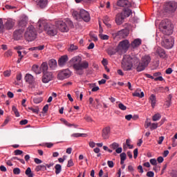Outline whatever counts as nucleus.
Instances as JSON below:
<instances>
[{
	"label": "nucleus",
	"instance_id": "a211bd4d",
	"mask_svg": "<svg viewBox=\"0 0 177 177\" xmlns=\"http://www.w3.org/2000/svg\"><path fill=\"white\" fill-rule=\"evenodd\" d=\"M116 6L120 8H131L132 4L128 0H118L116 3Z\"/></svg>",
	"mask_w": 177,
	"mask_h": 177
},
{
	"label": "nucleus",
	"instance_id": "aec40b11",
	"mask_svg": "<svg viewBox=\"0 0 177 177\" xmlns=\"http://www.w3.org/2000/svg\"><path fill=\"white\" fill-rule=\"evenodd\" d=\"M28 21V17H27V16L24 15L21 17L19 23H18V26L19 27H21V29H24L26 28V26H27V23Z\"/></svg>",
	"mask_w": 177,
	"mask_h": 177
},
{
	"label": "nucleus",
	"instance_id": "f03ea898",
	"mask_svg": "<svg viewBox=\"0 0 177 177\" xmlns=\"http://www.w3.org/2000/svg\"><path fill=\"white\" fill-rule=\"evenodd\" d=\"M72 15L74 19L77 20V21H82V20H83L86 23H88L91 21V15H89V12L85 10H80V12L73 11Z\"/></svg>",
	"mask_w": 177,
	"mask_h": 177
},
{
	"label": "nucleus",
	"instance_id": "a18cd8bd",
	"mask_svg": "<svg viewBox=\"0 0 177 177\" xmlns=\"http://www.w3.org/2000/svg\"><path fill=\"white\" fill-rule=\"evenodd\" d=\"M42 100H43L42 97H41L33 98V102L36 104H38L39 103H41V102H42Z\"/></svg>",
	"mask_w": 177,
	"mask_h": 177
},
{
	"label": "nucleus",
	"instance_id": "0eeeda50",
	"mask_svg": "<svg viewBox=\"0 0 177 177\" xmlns=\"http://www.w3.org/2000/svg\"><path fill=\"white\" fill-rule=\"evenodd\" d=\"M150 62H151V57L150 55H144L140 60V63L137 67V71L140 73V71H143L146 69V68L150 64Z\"/></svg>",
	"mask_w": 177,
	"mask_h": 177
},
{
	"label": "nucleus",
	"instance_id": "69168bd1",
	"mask_svg": "<svg viewBox=\"0 0 177 177\" xmlns=\"http://www.w3.org/2000/svg\"><path fill=\"white\" fill-rule=\"evenodd\" d=\"M138 148H136L133 151V157H134V158H138Z\"/></svg>",
	"mask_w": 177,
	"mask_h": 177
},
{
	"label": "nucleus",
	"instance_id": "bf43d9fd",
	"mask_svg": "<svg viewBox=\"0 0 177 177\" xmlns=\"http://www.w3.org/2000/svg\"><path fill=\"white\" fill-rule=\"evenodd\" d=\"M107 164L109 168H113L114 167V162H113V160H108Z\"/></svg>",
	"mask_w": 177,
	"mask_h": 177
},
{
	"label": "nucleus",
	"instance_id": "7c9ffc66",
	"mask_svg": "<svg viewBox=\"0 0 177 177\" xmlns=\"http://www.w3.org/2000/svg\"><path fill=\"white\" fill-rule=\"evenodd\" d=\"M82 60V58H81V57L75 56L71 59V63H73V64H78V63H81Z\"/></svg>",
	"mask_w": 177,
	"mask_h": 177
},
{
	"label": "nucleus",
	"instance_id": "79ce46f5",
	"mask_svg": "<svg viewBox=\"0 0 177 177\" xmlns=\"http://www.w3.org/2000/svg\"><path fill=\"white\" fill-rule=\"evenodd\" d=\"M12 110L15 114V117H20V113H19V111L17 110V108H16V106H13Z\"/></svg>",
	"mask_w": 177,
	"mask_h": 177
},
{
	"label": "nucleus",
	"instance_id": "f3484780",
	"mask_svg": "<svg viewBox=\"0 0 177 177\" xmlns=\"http://www.w3.org/2000/svg\"><path fill=\"white\" fill-rule=\"evenodd\" d=\"M24 32V29H19L15 30L13 32V39L15 41H19V39H21V38H23Z\"/></svg>",
	"mask_w": 177,
	"mask_h": 177
},
{
	"label": "nucleus",
	"instance_id": "8fccbe9b",
	"mask_svg": "<svg viewBox=\"0 0 177 177\" xmlns=\"http://www.w3.org/2000/svg\"><path fill=\"white\" fill-rule=\"evenodd\" d=\"M107 53L108 55H109L110 56H113L114 55H115V53H117V50H114L113 49H109L107 50Z\"/></svg>",
	"mask_w": 177,
	"mask_h": 177
},
{
	"label": "nucleus",
	"instance_id": "f257e3e1",
	"mask_svg": "<svg viewBox=\"0 0 177 177\" xmlns=\"http://www.w3.org/2000/svg\"><path fill=\"white\" fill-rule=\"evenodd\" d=\"M40 69L43 74L41 77L43 84H48V82H50V81L53 80V73L48 71L49 66H48V62H43L40 66Z\"/></svg>",
	"mask_w": 177,
	"mask_h": 177
},
{
	"label": "nucleus",
	"instance_id": "37998d69",
	"mask_svg": "<svg viewBox=\"0 0 177 177\" xmlns=\"http://www.w3.org/2000/svg\"><path fill=\"white\" fill-rule=\"evenodd\" d=\"M5 30V25H3V21L0 18V32H3Z\"/></svg>",
	"mask_w": 177,
	"mask_h": 177
},
{
	"label": "nucleus",
	"instance_id": "864d4df0",
	"mask_svg": "<svg viewBox=\"0 0 177 177\" xmlns=\"http://www.w3.org/2000/svg\"><path fill=\"white\" fill-rule=\"evenodd\" d=\"M15 156H21L23 154V151L20 149H17L14 151Z\"/></svg>",
	"mask_w": 177,
	"mask_h": 177
},
{
	"label": "nucleus",
	"instance_id": "603ef678",
	"mask_svg": "<svg viewBox=\"0 0 177 177\" xmlns=\"http://www.w3.org/2000/svg\"><path fill=\"white\" fill-rule=\"evenodd\" d=\"M118 107L120 110H122L123 111L127 110V106L125 105H124V104H122V103H120L118 104Z\"/></svg>",
	"mask_w": 177,
	"mask_h": 177
},
{
	"label": "nucleus",
	"instance_id": "e433bc0d",
	"mask_svg": "<svg viewBox=\"0 0 177 177\" xmlns=\"http://www.w3.org/2000/svg\"><path fill=\"white\" fill-rule=\"evenodd\" d=\"M45 46L41 45L36 47H32L29 48V50H44Z\"/></svg>",
	"mask_w": 177,
	"mask_h": 177
},
{
	"label": "nucleus",
	"instance_id": "49530a36",
	"mask_svg": "<svg viewBox=\"0 0 177 177\" xmlns=\"http://www.w3.org/2000/svg\"><path fill=\"white\" fill-rule=\"evenodd\" d=\"M158 128V123H152L150 127L151 131H154Z\"/></svg>",
	"mask_w": 177,
	"mask_h": 177
},
{
	"label": "nucleus",
	"instance_id": "de8ad7c7",
	"mask_svg": "<svg viewBox=\"0 0 177 177\" xmlns=\"http://www.w3.org/2000/svg\"><path fill=\"white\" fill-rule=\"evenodd\" d=\"M99 37L101 39H103L105 41H107V39H109V35H103V34L100 33L99 35Z\"/></svg>",
	"mask_w": 177,
	"mask_h": 177
},
{
	"label": "nucleus",
	"instance_id": "c03bdc74",
	"mask_svg": "<svg viewBox=\"0 0 177 177\" xmlns=\"http://www.w3.org/2000/svg\"><path fill=\"white\" fill-rule=\"evenodd\" d=\"M120 147V145L117 142H113L110 145L111 149H113V150H116L118 147Z\"/></svg>",
	"mask_w": 177,
	"mask_h": 177
},
{
	"label": "nucleus",
	"instance_id": "338daca9",
	"mask_svg": "<svg viewBox=\"0 0 177 177\" xmlns=\"http://www.w3.org/2000/svg\"><path fill=\"white\" fill-rule=\"evenodd\" d=\"M147 176H148V177H154V172H153V171H148L147 173Z\"/></svg>",
	"mask_w": 177,
	"mask_h": 177
},
{
	"label": "nucleus",
	"instance_id": "9d476101",
	"mask_svg": "<svg viewBox=\"0 0 177 177\" xmlns=\"http://www.w3.org/2000/svg\"><path fill=\"white\" fill-rule=\"evenodd\" d=\"M175 44V39L173 37H169V39H165L161 41V46L165 49H171L174 48Z\"/></svg>",
	"mask_w": 177,
	"mask_h": 177
},
{
	"label": "nucleus",
	"instance_id": "393cba45",
	"mask_svg": "<svg viewBox=\"0 0 177 177\" xmlns=\"http://www.w3.org/2000/svg\"><path fill=\"white\" fill-rule=\"evenodd\" d=\"M15 26V22L12 19H8L4 24V27L6 30H12Z\"/></svg>",
	"mask_w": 177,
	"mask_h": 177
},
{
	"label": "nucleus",
	"instance_id": "7ed1b4c3",
	"mask_svg": "<svg viewBox=\"0 0 177 177\" xmlns=\"http://www.w3.org/2000/svg\"><path fill=\"white\" fill-rule=\"evenodd\" d=\"M45 21H39L38 24L39 28L41 27H44L45 31H46L48 35L51 37H55L57 34V30L55 28V26L50 24H44Z\"/></svg>",
	"mask_w": 177,
	"mask_h": 177
},
{
	"label": "nucleus",
	"instance_id": "680f3d73",
	"mask_svg": "<svg viewBox=\"0 0 177 177\" xmlns=\"http://www.w3.org/2000/svg\"><path fill=\"white\" fill-rule=\"evenodd\" d=\"M149 161L151 165H157V160H156V158L150 159Z\"/></svg>",
	"mask_w": 177,
	"mask_h": 177
},
{
	"label": "nucleus",
	"instance_id": "4468645a",
	"mask_svg": "<svg viewBox=\"0 0 177 177\" xmlns=\"http://www.w3.org/2000/svg\"><path fill=\"white\" fill-rule=\"evenodd\" d=\"M113 35L115 37V38H127V37L128 35H129V30L125 28L121 30L118 31L115 33H113Z\"/></svg>",
	"mask_w": 177,
	"mask_h": 177
},
{
	"label": "nucleus",
	"instance_id": "473e14b6",
	"mask_svg": "<svg viewBox=\"0 0 177 177\" xmlns=\"http://www.w3.org/2000/svg\"><path fill=\"white\" fill-rule=\"evenodd\" d=\"M109 21H110V18L109 17V16H105L103 19V23L104 24H105V26H106L108 28H111V24H110Z\"/></svg>",
	"mask_w": 177,
	"mask_h": 177
},
{
	"label": "nucleus",
	"instance_id": "39448f33",
	"mask_svg": "<svg viewBox=\"0 0 177 177\" xmlns=\"http://www.w3.org/2000/svg\"><path fill=\"white\" fill-rule=\"evenodd\" d=\"M37 38V29L34 26L30 25L28 27L25 32V39L28 42H31Z\"/></svg>",
	"mask_w": 177,
	"mask_h": 177
},
{
	"label": "nucleus",
	"instance_id": "f8f14e48",
	"mask_svg": "<svg viewBox=\"0 0 177 177\" xmlns=\"http://www.w3.org/2000/svg\"><path fill=\"white\" fill-rule=\"evenodd\" d=\"M70 77H71V71H70L68 69H64L58 73L57 80L63 81V80L70 78Z\"/></svg>",
	"mask_w": 177,
	"mask_h": 177
},
{
	"label": "nucleus",
	"instance_id": "13d9d810",
	"mask_svg": "<svg viewBox=\"0 0 177 177\" xmlns=\"http://www.w3.org/2000/svg\"><path fill=\"white\" fill-rule=\"evenodd\" d=\"M69 49H70L71 52H73V50H77V49H78V46L72 44V45H71Z\"/></svg>",
	"mask_w": 177,
	"mask_h": 177
},
{
	"label": "nucleus",
	"instance_id": "052dcab7",
	"mask_svg": "<svg viewBox=\"0 0 177 177\" xmlns=\"http://www.w3.org/2000/svg\"><path fill=\"white\" fill-rule=\"evenodd\" d=\"M27 124H28V120H22L19 122V124L20 125H27Z\"/></svg>",
	"mask_w": 177,
	"mask_h": 177
},
{
	"label": "nucleus",
	"instance_id": "4be33fe9",
	"mask_svg": "<svg viewBox=\"0 0 177 177\" xmlns=\"http://www.w3.org/2000/svg\"><path fill=\"white\" fill-rule=\"evenodd\" d=\"M68 62V56L67 55H62L59 59H58V66L59 67H63L64 66H66V63Z\"/></svg>",
	"mask_w": 177,
	"mask_h": 177
},
{
	"label": "nucleus",
	"instance_id": "bb28decb",
	"mask_svg": "<svg viewBox=\"0 0 177 177\" xmlns=\"http://www.w3.org/2000/svg\"><path fill=\"white\" fill-rule=\"evenodd\" d=\"M47 64H48L50 70H56L57 67V62L55 59H50Z\"/></svg>",
	"mask_w": 177,
	"mask_h": 177
},
{
	"label": "nucleus",
	"instance_id": "c756f323",
	"mask_svg": "<svg viewBox=\"0 0 177 177\" xmlns=\"http://www.w3.org/2000/svg\"><path fill=\"white\" fill-rule=\"evenodd\" d=\"M121 13H123V17H124L125 19L126 17H129L131 15H132V10L129 8H124L123 12Z\"/></svg>",
	"mask_w": 177,
	"mask_h": 177
},
{
	"label": "nucleus",
	"instance_id": "4c0bfd02",
	"mask_svg": "<svg viewBox=\"0 0 177 177\" xmlns=\"http://www.w3.org/2000/svg\"><path fill=\"white\" fill-rule=\"evenodd\" d=\"M73 138H85L86 136V133H75L71 135Z\"/></svg>",
	"mask_w": 177,
	"mask_h": 177
},
{
	"label": "nucleus",
	"instance_id": "cd10ccee",
	"mask_svg": "<svg viewBox=\"0 0 177 177\" xmlns=\"http://www.w3.org/2000/svg\"><path fill=\"white\" fill-rule=\"evenodd\" d=\"M26 82H28L30 85L34 84V76L31 74L27 73L24 77Z\"/></svg>",
	"mask_w": 177,
	"mask_h": 177
},
{
	"label": "nucleus",
	"instance_id": "2f4dec72",
	"mask_svg": "<svg viewBox=\"0 0 177 177\" xmlns=\"http://www.w3.org/2000/svg\"><path fill=\"white\" fill-rule=\"evenodd\" d=\"M133 96L136 97H143L145 96V93H143V91L140 92V89L138 88L133 93Z\"/></svg>",
	"mask_w": 177,
	"mask_h": 177
},
{
	"label": "nucleus",
	"instance_id": "b1692460",
	"mask_svg": "<svg viewBox=\"0 0 177 177\" xmlns=\"http://www.w3.org/2000/svg\"><path fill=\"white\" fill-rule=\"evenodd\" d=\"M36 2L41 9H45L48 6V0H36Z\"/></svg>",
	"mask_w": 177,
	"mask_h": 177
},
{
	"label": "nucleus",
	"instance_id": "6e6552de",
	"mask_svg": "<svg viewBox=\"0 0 177 177\" xmlns=\"http://www.w3.org/2000/svg\"><path fill=\"white\" fill-rule=\"evenodd\" d=\"M129 46H131V44H129V41L128 39L122 40L116 47V52H118L119 55L127 53L129 49Z\"/></svg>",
	"mask_w": 177,
	"mask_h": 177
},
{
	"label": "nucleus",
	"instance_id": "423d86ee",
	"mask_svg": "<svg viewBox=\"0 0 177 177\" xmlns=\"http://www.w3.org/2000/svg\"><path fill=\"white\" fill-rule=\"evenodd\" d=\"M160 31H162V34L165 35H171L174 32V29L172 28L171 22L168 21L167 19L162 21L160 25Z\"/></svg>",
	"mask_w": 177,
	"mask_h": 177
},
{
	"label": "nucleus",
	"instance_id": "dca6fc26",
	"mask_svg": "<svg viewBox=\"0 0 177 177\" xmlns=\"http://www.w3.org/2000/svg\"><path fill=\"white\" fill-rule=\"evenodd\" d=\"M127 59L130 60V63H131L132 66H134V67H136V70H137L138 66H139V63H140V59H139L138 57H131L129 55L127 56Z\"/></svg>",
	"mask_w": 177,
	"mask_h": 177
},
{
	"label": "nucleus",
	"instance_id": "ea45409f",
	"mask_svg": "<svg viewBox=\"0 0 177 177\" xmlns=\"http://www.w3.org/2000/svg\"><path fill=\"white\" fill-rule=\"evenodd\" d=\"M28 110H30L32 111V113H35V114H38L39 113V108L38 106H36L35 108L32 107H28Z\"/></svg>",
	"mask_w": 177,
	"mask_h": 177
},
{
	"label": "nucleus",
	"instance_id": "0e129e2a",
	"mask_svg": "<svg viewBox=\"0 0 177 177\" xmlns=\"http://www.w3.org/2000/svg\"><path fill=\"white\" fill-rule=\"evenodd\" d=\"M4 74V77H10V74H12V73L10 72V71H6L3 73Z\"/></svg>",
	"mask_w": 177,
	"mask_h": 177
},
{
	"label": "nucleus",
	"instance_id": "6ab92c4d",
	"mask_svg": "<svg viewBox=\"0 0 177 177\" xmlns=\"http://www.w3.org/2000/svg\"><path fill=\"white\" fill-rule=\"evenodd\" d=\"M111 131V128L110 127H104L102 131V138L104 140H106L110 138V132Z\"/></svg>",
	"mask_w": 177,
	"mask_h": 177
},
{
	"label": "nucleus",
	"instance_id": "1a4fd4ad",
	"mask_svg": "<svg viewBox=\"0 0 177 177\" xmlns=\"http://www.w3.org/2000/svg\"><path fill=\"white\" fill-rule=\"evenodd\" d=\"M67 24H70L71 27H74L73 22L71 21L64 22L63 21H56L55 26L61 32H68V26Z\"/></svg>",
	"mask_w": 177,
	"mask_h": 177
},
{
	"label": "nucleus",
	"instance_id": "58836bf2",
	"mask_svg": "<svg viewBox=\"0 0 177 177\" xmlns=\"http://www.w3.org/2000/svg\"><path fill=\"white\" fill-rule=\"evenodd\" d=\"M39 66L38 65H33L32 67V70L35 73V74H41V71H39Z\"/></svg>",
	"mask_w": 177,
	"mask_h": 177
},
{
	"label": "nucleus",
	"instance_id": "a878e982",
	"mask_svg": "<svg viewBox=\"0 0 177 177\" xmlns=\"http://www.w3.org/2000/svg\"><path fill=\"white\" fill-rule=\"evenodd\" d=\"M142 45V39H136L130 44V46L135 49V48H139Z\"/></svg>",
	"mask_w": 177,
	"mask_h": 177
},
{
	"label": "nucleus",
	"instance_id": "c9c22d12",
	"mask_svg": "<svg viewBox=\"0 0 177 177\" xmlns=\"http://www.w3.org/2000/svg\"><path fill=\"white\" fill-rule=\"evenodd\" d=\"M55 174L56 175H59L62 172V165L59 164H57L55 166Z\"/></svg>",
	"mask_w": 177,
	"mask_h": 177
},
{
	"label": "nucleus",
	"instance_id": "20e7f679",
	"mask_svg": "<svg viewBox=\"0 0 177 177\" xmlns=\"http://www.w3.org/2000/svg\"><path fill=\"white\" fill-rule=\"evenodd\" d=\"M73 68L76 71V74H77V75H83L84 70L89 68V62L84 60L82 62H79L78 64H74L73 65Z\"/></svg>",
	"mask_w": 177,
	"mask_h": 177
},
{
	"label": "nucleus",
	"instance_id": "72a5a7b5",
	"mask_svg": "<svg viewBox=\"0 0 177 177\" xmlns=\"http://www.w3.org/2000/svg\"><path fill=\"white\" fill-rule=\"evenodd\" d=\"M25 174L28 177H34V173L32 172V171H31V168L30 167H28L26 169V170L25 171Z\"/></svg>",
	"mask_w": 177,
	"mask_h": 177
},
{
	"label": "nucleus",
	"instance_id": "f704fd0d",
	"mask_svg": "<svg viewBox=\"0 0 177 177\" xmlns=\"http://www.w3.org/2000/svg\"><path fill=\"white\" fill-rule=\"evenodd\" d=\"M36 172H39V171H46V166L44 165H40L36 167L35 168Z\"/></svg>",
	"mask_w": 177,
	"mask_h": 177
},
{
	"label": "nucleus",
	"instance_id": "5701e85b",
	"mask_svg": "<svg viewBox=\"0 0 177 177\" xmlns=\"http://www.w3.org/2000/svg\"><path fill=\"white\" fill-rule=\"evenodd\" d=\"M125 19L123 13H119L115 17V23L118 26H121L122 23H124V20Z\"/></svg>",
	"mask_w": 177,
	"mask_h": 177
},
{
	"label": "nucleus",
	"instance_id": "5fc2aeb1",
	"mask_svg": "<svg viewBox=\"0 0 177 177\" xmlns=\"http://www.w3.org/2000/svg\"><path fill=\"white\" fill-rule=\"evenodd\" d=\"M120 160H127V153H125V152L120 153Z\"/></svg>",
	"mask_w": 177,
	"mask_h": 177
},
{
	"label": "nucleus",
	"instance_id": "9b49d317",
	"mask_svg": "<svg viewBox=\"0 0 177 177\" xmlns=\"http://www.w3.org/2000/svg\"><path fill=\"white\" fill-rule=\"evenodd\" d=\"M165 9L167 12L174 13L177 9V2L174 1H170L165 3Z\"/></svg>",
	"mask_w": 177,
	"mask_h": 177
},
{
	"label": "nucleus",
	"instance_id": "4d7b16f0",
	"mask_svg": "<svg viewBox=\"0 0 177 177\" xmlns=\"http://www.w3.org/2000/svg\"><path fill=\"white\" fill-rule=\"evenodd\" d=\"M74 166V162H73V159H71L68 161L67 167L68 168H70L71 167Z\"/></svg>",
	"mask_w": 177,
	"mask_h": 177
},
{
	"label": "nucleus",
	"instance_id": "3c124183",
	"mask_svg": "<svg viewBox=\"0 0 177 177\" xmlns=\"http://www.w3.org/2000/svg\"><path fill=\"white\" fill-rule=\"evenodd\" d=\"M20 169L19 167H15L13 169V174L14 175H20Z\"/></svg>",
	"mask_w": 177,
	"mask_h": 177
},
{
	"label": "nucleus",
	"instance_id": "2eb2a0df",
	"mask_svg": "<svg viewBox=\"0 0 177 177\" xmlns=\"http://www.w3.org/2000/svg\"><path fill=\"white\" fill-rule=\"evenodd\" d=\"M161 73L160 72H156L153 73V76H151V75L146 73L145 77L147 78H150L151 80H154V81H164V78L162 77Z\"/></svg>",
	"mask_w": 177,
	"mask_h": 177
},
{
	"label": "nucleus",
	"instance_id": "a19ab883",
	"mask_svg": "<svg viewBox=\"0 0 177 177\" xmlns=\"http://www.w3.org/2000/svg\"><path fill=\"white\" fill-rule=\"evenodd\" d=\"M160 119H161V114H160L159 113H156L152 117L153 121H158V120H160Z\"/></svg>",
	"mask_w": 177,
	"mask_h": 177
},
{
	"label": "nucleus",
	"instance_id": "ddd939ff",
	"mask_svg": "<svg viewBox=\"0 0 177 177\" xmlns=\"http://www.w3.org/2000/svg\"><path fill=\"white\" fill-rule=\"evenodd\" d=\"M129 62H131V60H128V59H127L125 57L123 58L122 62V68H123L124 71H131V70H132V67L133 66L132 63Z\"/></svg>",
	"mask_w": 177,
	"mask_h": 177
},
{
	"label": "nucleus",
	"instance_id": "774afa93",
	"mask_svg": "<svg viewBox=\"0 0 177 177\" xmlns=\"http://www.w3.org/2000/svg\"><path fill=\"white\" fill-rule=\"evenodd\" d=\"M34 161H35V164H41V162H42V161L39 158H35L34 159Z\"/></svg>",
	"mask_w": 177,
	"mask_h": 177
},
{
	"label": "nucleus",
	"instance_id": "6e6d98bb",
	"mask_svg": "<svg viewBox=\"0 0 177 177\" xmlns=\"http://www.w3.org/2000/svg\"><path fill=\"white\" fill-rule=\"evenodd\" d=\"M149 127H151V122L149 121V119H147L145 121V128L147 129Z\"/></svg>",
	"mask_w": 177,
	"mask_h": 177
},
{
	"label": "nucleus",
	"instance_id": "c85d7f7f",
	"mask_svg": "<svg viewBox=\"0 0 177 177\" xmlns=\"http://www.w3.org/2000/svg\"><path fill=\"white\" fill-rule=\"evenodd\" d=\"M149 100L151 102L152 109H154L156 107V104L157 103L156 95H154V94L151 95L149 97Z\"/></svg>",
	"mask_w": 177,
	"mask_h": 177
},
{
	"label": "nucleus",
	"instance_id": "09e8293b",
	"mask_svg": "<svg viewBox=\"0 0 177 177\" xmlns=\"http://www.w3.org/2000/svg\"><path fill=\"white\" fill-rule=\"evenodd\" d=\"M61 121L62 122H63V124H64V125H66V127H71V124L70 122H68L67 120H66V119L64 118H61Z\"/></svg>",
	"mask_w": 177,
	"mask_h": 177
},
{
	"label": "nucleus",
	"instance_id": "e2e57ef3",
	"mask_svg": "<svg viewBox=\"0 0 177 177\" xmlns=\"http://www.w3.org/2000/svg\"><path fill=\"white\" fill-rule=\"evenodd\" d=\"M48 110H49V105L48 104H46L43 107V111H44V113H48Z\"/></svg>",
	"mask_w": 177,
	"mask_h": 177
},
{
	"label": "nucleus",
	"instance_id": "412c9836",
	"mask_svg": "<svg viewBox=\"0 0 177 177\" xmlns=\"http://www.w3.org/2000/svg\"><path fill=\"white\" fill-rule=\"evenodd\" d=\"M156 55H158V56L161 59H165L167 57V53L165 52V50H164L161 47H158L156 50Z\"/></svg>",
	"mask_w": 177,
	"mask_h": 177
}]
</instances>
